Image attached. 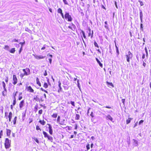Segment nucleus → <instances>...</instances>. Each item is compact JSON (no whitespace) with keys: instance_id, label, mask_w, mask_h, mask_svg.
Wrapping results in <instances>:
<instances>
[{"instance_id":"54","label":"nucleus","mask_w":151,"mask_h":151,"mask_svg":"<svg viewBox=\"0 0 151 151\" xmlns=\"http://www.w3.org/2000/svg\"><path fill=\"white\" fill-rule=\"evenodd\" d=\"M24 76H25V75H24V73L21 74L20 75V76L21 78H22L24 77Z\"/></svg>"},{"instance_id":"6","label":"nucleus","mask_w":151,"mask_h":151,"mask_svg":"<svg viewBox=\"0 0 151 151\" xmlns=\"http://www.w3.org/2000/svg\"><path fill=\"white\" fill-rule=\"evenodd\" d=\"M47 125H48L49 126L48 129L49 133L50 134L52 135L53 134V131L52 127L51 125L49 124H47Z\"/></svg>"},{"instance_id":"15","label":"nucleus","mask_w":151,"mask_h":151,"mask_svg":"<svg viewBox=\"0 0 151 151\" xmlns=\"http://www.w3.org/2000/svg\"><path fill=\"white\" fill-rule=\"evenodd\" d=\"M139 11L140 18H143V13H142V10L141 9H139Z\"/></svg>"},{"instance_id":"64","label":"nucleus","mask_w":151,"mask_h":151,"mask_svg":"<svg viewBox=\"0 0 151 151\" xmlns=\"http://www.w3.org/2000/svg\"><path fill=\"white\" fill-rule=\"evenodd\" d=\"M105 27L106 29H108V25H106L105 26Z\"/></svg>"},{"instance_id":"57","label":"nucleus","mask_w":151,"mask_h":151,"mask_svg":"<svg viewBox=\"0 0 151 151\" xmlns=\"http://www.w3.org/2000/svg\"><path fill=\"white\" fill-rule=\"evenodd\" d=\"M25 114H23V115H22L23 120H24V119L25 118Z\"/></svg>"},{"instance_id":"63","label":"nucleus","mask_w":151,"mask_h":151,"mask_svg":"<svg viewBox=\"0 0 151 151\" xmlns=\"http://www.w3.org/2000/svg\"><path fill=\"white\" fill-rule=\"evenodd\" d=\"M90 116L92 117H94V116L93 115V112H91V114H90Z\"/></svg>"},{"instance_id":"16","label":"nucleus","mask_w":151,"mask_h":151,"mask_svg":"<svg viewBox=\"0 0 151 151\" xmlns=\"http://www.w3.org/2000/svg\"><path fill=\"white\" fill-rule=\"evenodd\" d=\"M17 117L16 116L13 119V125L14 126H15L16 124V121L17 119Z\"/></svg>"},{"instance_id":"40","label":"nucleus","mask_w":151,"mask_h":151,"mask_svg":"<svg viewBox=\"0 0 151 151\" xmlns=\"http://www.w3.org/2000/svg\"><path fill=\"white\" fill-rule=\"evenodd\" d=\"M34 140L38 143H39V142L38 140L37 139V138L36 137H34Z\"/></svg>"},{"instance_id":"3","label":"nucleus","mask_w":151,"mask_h":151,"mask_svg":"<svg viewBox=\"0 0 151 151\" xmlns=\"http://www.w3.org/2000/svg\"><path fill=\"white\" fill-rule=\"evenodd\" d=\"M65 17L66 19H67L68 21L71 22L72 21V18L69 13L67 12H65Z\"/></svg>"},{"instance_id":"47","label":"nucleus","mask_w":151,"mask_h":151,"mask_svg":"<svg viewBox=\"0 0 151 151\" xmlns=\"http://www.w3.org/2000/svg\"><path fill=\"white\" fill-rule=\"evenodd\" d=\"M63 1L65 4H68V3L66 0H63Z\"/></svg>"},{"instance_id":"27","label":"nucleus","mask_w":151,"mask_h":151,"mask_svg":"<svg viewBox=\"0 0 151 151\" xmlns=\"http://www.w3.org/2000/svg\"><path fill=\"white\" fill-rule=\"evenodd\" d=\"M15 48H12L10 51H9V52H10L11 53H14L15 52Z\"/></svg>"},{"instance_id":"11","label":"nucleus","mask_w":151,"mask_h":151,"mask_svg":"<svg viewBox=\"0 0 151 151\" xmlns=\"http://www.w3.org/2000/svg\"><path fill=\"white\" fill-rule=\"evenodd\" d=\"M11 132V130L9 129H6V134L7 136H9Z\"/></svg>"},{"instance_id":"41","label":"nucleus","mask_w":151,"mask_h":151,"mask_svg":"<svg viewBox=\"0 0 151 151\" xmlns=\"http://www.w3.org/2000/svg\"><path fill=\"white\" fill-rule=\"evenodd\" d=\"M86 148L87 150H88L90 149V145L88 144L86 146Z\"/></svg>"},{"instance_id":"62","label":"nucleus","mask_w":151,"mask_h":151,"mask_svg":"<svg viewBox=\"0 0 151 151\" xmlns=\"http://www.w3.org/2000/svg\"><path fill=\"white\" fill-rule=\"evenodd\" d=\"M60 14H61V15L62 16V17L63 18H64V16L63 14V12H62V13H60Z\"/></svg>"},{"instance_id":"10","label":"nucleus","mask_w":151,"mask_h":151,"mask_svg":"<svg viewBox=\"0 0 151 151\" xmlns=\"http://www.w3.org/2000/svg\"><path fill=\"white\" fill-rule=\"evenodd\" d=\"M24 105V100H23L20 102L19 104V107L21 109L22 107H23Z\"/></svg>"},{"instance_id":"28","label":"nucleus","mask_w":151,"mask_h":151,"mask_svg":"<svg viewBox=\"0 0 151 151\" xmlns=\"http://www.w3.org/2000/svg\"><path fill=\"white\" fill-rule=\"evenodd\" d=\"M34 100H36L37 101H38L39 100V99L38 97V96H36L35 97H34Z\"/></svg>"},{"instance_id":"56","label":"nucleus","mask_w":151,"mask_h":151,"mask_svg":"<svg viewBox=\"0 0 151 151\" xmlns=\"http://www.w3.org/2000/svg\"><path fill=\"white\" fill-rule=\"evenodd\" d=\"M25 44V42H20L19 43V44H20L22 46H22Z\"/></svg>"},{"instance_id":"58","label":"nucleus","mask_w":151,"mask_h":151,"mask_svg":"<svg viewBox=\"0 0 151 151\" xmlns=\"http://www.w3.org/2000/svg\"><path fill=\"white\" fill-rule=\"evenodd\" d=\"M22 98V96H19L18 99L19 100H21Z\"/></svg>"},{"instance_id":"52","label":"nucleus","mask_w":151,"mask_h":151,"mask_svg":"<svg viewBox=\"0 0 151 151\" xmlns=\"http://www.w3.org/2000/svg\"><path fill=\"white\" fill-rule=\"evenodd\" d=\"M47 56H48V57H50V58H52V55L48 54L47 55Z\"/></svg>"},{"instance_id":"12","label":"nucleus","mask_w":151,"mask_h":151,"mask_svg":"<svg viewBox=\"0 0 151 151\" xmlns=\"http://www.w3.org/2000/svg\"><path fill=\"white\" fill-rule=\"evenodd\" d=\"M44 137L45 138H47L49 135L45 132L43 131V132Z\"/></svg>"},{"instance_id":"18","label":"nucleus","mask_w":151,"mask_h":151,"mask_svg":"<svg viewBox=\"0 0 151 151\" xmlns=\"http://www.w3.org/2000/svg\"><path fill=\"white\" fill-rule=\"evenodd\" d=\"M36 83L37 84H38L39 86H41V84L40 82L39 81V79L38 78H36Z\"/></svg>"},{"instance_id":"1","label":"nucleus","mask_w":151,"mask_h":151,"mask_svg":"<svg viewBox=\"0 0 151 151\" xmlns=\"http://www.w3.org/2000/svg\"><path fill=\"white\" fill-rule=\"evenodd\" d=\"M11 140H9L8 138H6L5 139L4 145L6 149H8L11 147Z\"/></svg>"},{"instance_id":"49","label":"nucleus","mask_w":151,"mask_h":151,"mask_svg":"<svg viewBox=\"0 0 151 151\" xmlns=\"http://www.w3.org/2000/svg\"><path fill=\"white\" fill-rule=\"evenodd\" d=\"M94 45L95 47H99V46L98 45L96 42H94Z\"/></svg>"},{"instance_id":"42","label":"nucleus","mask_w":151,"mask_h":151,"mask_svg":"<svg viewBox=\"0 0 151 151\" xmlns=\"http://www.w3.org/2000/svg\"><path fill=\"white\" fill-rule=\"evenodd\" d=\"M16 103V99H14L13 103V105L14 106Z\"/></svg>"},{"instance_id":"35","label":"nucleus","mask_w":151,"mask_h":151,"mask_svg":"<svg viewBox=\"0 0 151 151\" xmlns=\"http://www.w3.org/2000/svg\"><path fill=\"white\" fill-rule=\"evenodd\" d=\"M107 84L109 86H112L113 87L114 86L113 84L112 83H109V82H107Z\"/></svg>"},{"instance_id":"55","label":"nucleus","mask_w":151,"mask_h":151,"mask_svg":"<svg viewBox=\"0 0 151 151\" xmlns=\"http://www.w3.org/2000/svg\"><path fill=\"white\" fill-rule=\"evenodd\" d=\"M144 121L143 120H141L139 122V124L140 125Z\"/></svg>"},{"instance_id":"8","label":"nucleus","mask_w":151,"mask_h":151,"mask_svg":"<svg viewBox=\"0 0 151 151\" xmlns=\"http://www.w3.org/2000/svg\"><path fill=\"white\" fill-rule=\"evenodd\" d=\"M27 90V91L31 93H34V90L32 88V87L30 86L27 87L26 88Z\"/></svg>"},{"instance_id":"39","label":"nucleus","mask_w":151,"mask_h":151,"mask_svg":"<svg viewBox=\"0 0 151 151\" xmlns=\"http://www.w3.org/2000/svg\"><path fill=\"white\" fill-rule=\"evenodd\" d=\"M4 49L6 50H8L9 49V46L8 45H5L4 47Z\"/></svg>"},{"instance_id":"36","label":"nucleus","mask_w":151,"mask_h":151,"mask_svg":"<svg viewBox=\"0 0 151 151\" xmlns=\"http://www.w3.org/2000/svg\"><path fill=\"white\" fill-rule=\"evenodd\" d=\"M3 135V131L2 130H1L0 132V138H1L2 136Z\"/></svg>"},{"instance_id":"61","label":"nucleus","mask_w":151,"mask_h":151,"mask_svg":"<svg viewBox=\"0 0 151 151\" xmlns=\"http://www.w3.org/2000/svg\"><path fill=\"white\" fill-rule=\"evenodd\" d=\"M22 46H21V47L20 48V49L19 51V53H21V52L22 51Z\"/></svg>"},{"instance_id":"32","label":"nucleus","mask_w":151,"mask_h":151,"mask_svg":"<svg viewBox=\"0 0 151 151\" xmlns=\"http://www.w3.org/2000/svg\"><path fill=\"white\" fill-rule=\"evenodd\" d=\"M77 86L80 89V85L79 82V80L78 79L77 81Z\"/></svg>"},{"instance_id":"30","label":"nucleus","mask_w":151,"mask_h":151,"mask_svg":"<svg viewBox=\"0 0 151 151\" xmlns=\"http://www.w3.org/2000/svg\"><path fill=\"white\" fill-rule=\"evenodd\" d=\"M65 121V119L63 120L60 122V124L62 125H64V124Z\"/></svg>"},{"instance_id":"20","label":"nucleus","mask_w":151,"mask_h":151,"mask_svg":"<svg viewBox=\"0 0 151 151\" xmlns=\"http://www.w3.org/2000/svg\"><path fill=\"white\" fill-rule=\"evenodd\" d=\"M13 114L11 112H10L9 113V115L8 116V117L9 118L12 119V117Z\"/></svg>"},{"instance_id":"9","label":"nucleus","mask_w":151,"mask_h":151,"mask_svg":"<svg viewBox=\"0 0 151 151\" xmlns=\"http://www.w3.org/2000/svg\"><path fill=\"white\" fill-rule=\"evenodd\" d=\"M106 119L108 120H110L112 122H114V121H113V119L110 115H108L106 116Z\"/></svg>"},{"instance_id":"48","label":"nucleus","mask_w":151,"mask_h":151,"mask_svg":"<svg viewBox=\"0 0 151 151\" xmlns=\"http://www.w3.org/2000/svg\"><path fill=\"white\" fill-rule=\"evenodd\" d=\"M42 109H41V110H39V112H38L39 114H42Z\"/></svg>"},{"instance_id":"44","label":"nucleus","mask_w":151,"mask_h":151,"mask_svg":"<svg viewBox=\"0 0 151 151\" xmlns=\"http://www.w3.org/2000/svg\"><path fill=\"white\" fill-rule=\"evenodd\" d=\"M138 1L140 3V4L141 6H142L144 5L143 2L141 1L140 0H139Z\"/></svg>"},{"instance_id":"19","label":"nucleus","mask_w":151,"mask_h":151,"mask_svg":"<svg viewBox=\"0 0 151 151\" xmlns=\"http://www.w3.org/2000/svg\"><path fill=\"white\" fill-rule=\"evenodd\" d=\"M47 138L48 139V140H49L51 142H52V141H53V137H51V136H50L49 135L48 137Z\"/></svg>"},{"instance_id":"43","label":"nucleus","mask_w":151,"mask_h":151,"mask_svg":"<svg viewBox=\"0 0 151 151\" xmlns=\"http://www.w3.org/2000/svg\"><path fill=\"white\" fill-rule=\"evenodd\" d=\"M36 129L37 130H40V131H41V129L40 128L39 126L38 125H37L36 126Z\"/></svg>"},{"instance_id":"45","label":"nucleus","mask_w":151,"mask_h":151,"mask_svg":"<svg viewBox=\"0 0 151 151\" xmlns=\"http://www.w3.org/2000/svg\"><path fill=\"white\" fill-rule=\"evenodd\" d=\"M2 84L3 88H5V87H6V84L4 81L2 82Z\"/></svg>"},{"instance_id":"5","label":"nucleus","mask_w":151,"mask_h":151,"mask_svg":"<svg viewBox=\"0 0 151 151\" xmlns=\"http://www.w3.org/2000/svg\"><path fill=\"white\" fill-rule=\"evenodd\" d=\"M32 55L35 57V58L38 60L44 59L45 57V56H43L42 55H37L34 54H33Z\"/></svg>"},{"instance_id":"46","label":"nucleus","mask_w":151,"mask_h":151,"mask_svg":"<svg viewBox=\"0 0 151 151\" xmlns=\"http://www.w3.org/2000/svg\"><path fill=\"white\" fill-rule=\"evenodd\" d=\"M70 104H71L73 106H75V102L74 101H71L70 102Z\"/></svg>"},{"instance_id":"22","label":"nucleus","mask_w":151,"mask_h":151,"mask_svg":"<svg viewBox=\"0 0 151 151\" xmlns=\"http://www.w3.org/2000/svg\"><path fill=\"white\" fill-rule=\"evenodd\" d=\"M39 122L43 125H45V122L44 120H43V121L40 120L39 121Z\"/></svg>"},{"instance_id":"17","label":"nucleus","mask_w":151,"mask_h":151,"mask_svg":"<svg viewBox=\"0 0 151 151\" xmlns=\"http://www.w3.org/2000/svg\"><path fill=\"white\" fill-rule=\"evenodd\" d=\"M58 83H59V84H58V86L59 87V89L58 90V92H59L60 91H62V88L61 86V83L59 81L58 82Z\"/></svg>"},{"instance_id":"13","label":"nucleus","mask_w":151,"mask_h":151,"mask_svg":"<svg viewBox=\"0 0 151 151\" xmlns=\"http://www.w3.org/2000/svg\"><path fill=\"white\" fill-rule=\"evenodd\" d=\"M96 60L97 62V63L99 64V66L101 68L103 67V64L101 63L100 61L99 60V59L97 58H96Z\"/></svg>"},{"instance_id":"34","label":"nucleus","mask_w":151,"mask_h":151,"mask_svg":"<svg viewBox=\"0 0 151 151\" xmlns=\"http://www.w3.org/2000/svg\"><path fill=\"white\" fill-rule=\"evenodd\" d=\"M3 110L4 108L2 106H1L0 107V110L2 114H3Z\"/></svg>"},{"instance_id":"24","label":"nucleus","mask_w":151,"mask_h":151,"mask_svg":"<svg viewBox=\"0 0 151 151\" xmlns=\"http://www.w3.org/2000/svg\"><path fill=\"white\" fill-rule=\"evenodd\" d=\"M71 27L72 28V30H75L76 28L75 25L73 23L71 24Z\"/></svg>"},{"instance_id":"37","label":"nucleus","mask_w":151,"mask_h":151,"mask_svg":"<svg viewBox=\"0 0 151 151\" xmlns=\"http://www.w3.org/2000/svg\"><path fill=\"white\" fill-rule=\"evenodd\" d=\"M116 56H118L119 54V52L118 50V48H116Z\"/></svg>"},{"instance_id":"26","label":"nucleus","mask_w":151,"mask_h":151,"mask_svg":"<svg viewBox=\"0 0 151 151\" xmlns=\"http://www.w3.org/2000/svg\"><path fill=\"white\" fill-rule=\"evenodd\" d=\"M131 119H132L130 118H128V119L126 121V123L127 124H128L130 123Z\"/></svg>"},{"instance_id":"51","label":"nucleus","mask_w":151,"mask_h":151,"mask_svg":"<svg viewBox=\"0 0 151 151\" xmlns=\"http://www.w3.org/2000/svg\"><path fill=\"white\" fill-rule=\"evenodd\" d=\"M52 58H50L48 59L49 62H50V64H51V63H52Z\"/></svg>"},{"instance_id":"50","label":"nucleus","mask_w":151,"mask_h":151,"mask_svg":"<svg viewBox=\"0 0 151 151\" xmlns=\"http://www.w3.org/2000/svg\"><path fill=\"white\" fill-rule=\"evenodd\" d=\"M6 94H5V91H3L2 92V95L4 96H5L6 95Z\"/></svg>"},{"instance_id":"21","label":"nucleus","mask_w":151,"mask_h":151,"mask_svg":"<svg viewBox=\"0 0 151 151\" xmlns=\"http://www.w3.org/2000/svg\"><path fill=\"white\" fill-rule=\"evenodd\" d=\"M18 91H16L15 93L14 92L13 93V96L14 99H16V96H17V94L18 93Z\"/></svg>"},{"instance_id":"4","label":"nucleus","mask_w":151,"mask_h":151,"mask_svg":"<svg viewBox=\"0 0 151 151\" xmlns=\"http://www.w3.org/2000/svg\"><path fill=\"white\" fill-rule=\"evenodd\" d=\"M23 71L24 72V75L25 76H28L30 74V70L29 68H27L23 69Z\"/></svg>"},{"instance_id":"7","label":"nucleus","mask_w":151,"mask_h":151,"mask_svg":"<svg viewBox=\"0 0 151 151\" xmlns=\"http://www.w3.org/2000/svg\"><path fill=\"white\" fill-rule=\"evenodd\" d=\"M13 83L14 85H15L17 82V78L16 76L15 75H13Z\"/></svg>"},{"instance_id":"14","label":"nucleus","mask_w":151,"mask_h":151,"mask_svg":"<svg viewBox=\"0 0 151 151\" xmlns=\"http://www.w3.org/2000/svg\"><path fill=\"white\" fill-rule=\"evenodd\" d=\"M142 18H140L141 22V23L140 24V29L142 31H143V24L142 23V22H143Z\"/></svg>"},{"instance_id":"2","label":"nucleus","mask_w":151,"mask_h":151,"mask_svg":"<svg viewBox=\"0 0 151 151\" xmlns=\"http://www.w3.org/2000/svg\"><path fill=\"white\" fill-rule=\"evenodd\" d=\"M125 56L127 62L129 63L130 62V59H132V54L129 51L128 52V54L126 55Z\"/></svg>"},{"instance_id":"31","label":"nucleus","mask_w":151,"mask_h":151,"mask_svg":"<svg viewBox=\"0 0 151 151\" xmlns=\"http://www.w3.org/2000/svg\"><path fill=\"white\" fill-rule=\"evenodd\" d=\"M52 116L53 118H56L57 116V114L56 113H54Z\"/></svg>"},{"instance_id":"59","label":"nucleus","mask_w":151,"mask_h":151,"mask_svg":"<svg viewBox=\"0 0 151 151\" xmlns=\"http://www.w3.org/2000/svg\"><path fill=\"white\" fill-rule=\"evenodd\" d=\"M4 89V91L5 92V94L6 93H7V90L6 87H5V88H3Z\"/></svg>"},{"instance_id":"60","label":"nucleus","mask_w":151,"mask_h":151,"mask_svg":"<svg viewBox=\"0 0 151 151\" xmlns=\"http://www.w3.org/2000/svg\"><path fill=\"white\" fill-rule=\"evenodd\" d=\"M121 101H122V103H123L124 104V102H125V99H122Z\"/></svg>"},{"instance_id":"38","label":"nucleus","mask_w":151,"mask_h":151,"mask_svg":"<svg viewBox=\"0 0 151 151\" xmlns=\"http://www.w3.org/2000/svg\"><path fill=\"white\" fill-rule=\"evenodd\" d=\"M48 85L47 83H44L43 87L45 88H47L48 87Z\"/></svg>"},{"instance_id":"53","label":"nucleus","mask_w":151,"mask_h":151,"mask_svg":"<svg viewBox=\"0 0 151 151\" xmlns=\"http://www.w3.org/2000/svg\"><path fill=\"white\" fill-rule=\"evenodd\" d=\"M60 117L59 116H58L57 119V122H59L60 121Z\"/></svg>"},{"instance_id":"33","label":"nucleus","mask_w":151,"mask_h":151,"mask_svg":"<svg viewBox=\"0 0 151 151\" xmlns=\"http://www.w3.org/2000/svg\"><path fill=\"white\" fill-rule=\"evenodd\" d=\"M58 13L60 14L62 13V9L60 8L58 9Z\"/></svg>"},{"instance_id":"25","label":"nucleus","mask_w":151,"mask_h":151,"mask_svg":"<svg viewBox=\"0 0 151 151\" xmlns=\"http://www.w3.org/2000/svg\"><path fill=\"white\" fill-rule=\"evenodd\" d=\"M48 46L47 45H44L43 47L41 48V50H45L47 47H48Z\"/></svg>"},{"instance_id":"23","label":"nucleus","mask_w":151,"mask_h":151,"mask_svg":"<svg viewBox=\"0 0 151 151\" xmlns=\"http://www.w3.org/2000/svg\"><path fill=\"white\" fill-rule=\"evenodd\" d=\"M80 117V116L79 114H76V115L75 119L76 120H79V118Z\"/></svg>"},{"instance_id":"29","label":"nucleus","mask_w":151,"mask_h":151,"mask_svg":"<svg viewBox=\"0 0 151 151\" xmlns=\"http://www.w3.org/2000/svg\"><path fill=\"white\" fill-rule=\"evenodd\" d=\"M81 33L82 34V35H83V37L85 39H86V36L85 35V33L84 32L83 30H82L81 31Z\"/></svg>"}]
</instances>
